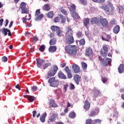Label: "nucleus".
<instances>
[{
  "label": "nucleus",
  "instance_id": "1",
  "mask_svg": "<svg viewBox=\"0 0 124 124\" xmlns=\"http://www.w3.org/2000/svg\"><path fill=\"white\" fill-rule=\"evenodd\" d=\"M67 30L65 33V40L64 42L67 45H70V44H72V43H74L75 42L73 37V31L70 27H68Z\"/></svg>",
  "mask_w": 124,
  "mask_h": 124
},
{
  "label": "nucleus",
  "instance_id": "2",
  "mask_svg": "<svg viewBox=\"0 0 124 124\" xmlns=\"http://www.w3.org/2000/svg\"><path fill=\"white\" fill-rule=\"evenodd\" d=\"M64 49L66 53L72 57H75L78 51V48L75 45L67 46H65Z\"/></svg>",
  "mask_w": 124,
  "mask_h": 124
},
{
  "label": "nucleus",
  "instance_id": "3",
  "mask_svg": "<svg viewBox=\"0 0 124 124\" xmlns=\"http://www.w3.org/2000/svg\"><path fill=\"white\" fill-rule=\"evenodd\" d=\"M100 8L103 9L107 15H111L114 12V6L111 3L102 5L100 6Z\"/></svg>",
  "mask_w": 124,
  "mask_h": 124
},
{
  "label": "nucleus",
  "instance_id": "4",
  "mask_svg": "<svg viewBox=\"0 0 124 124\" xmlns=\"http://www.w3.org/2000/svg\"><path fill=\"white\" fill-rule=\"evenodd\" d=\"M68 8L71 13L72 17L73 18V19H75L80 18L79 15H78V14L77 12H76V6H75V4H72L71 5L69 6Z\"/></svg>",
  "mask_w": 124,
  "mask_h": 124
},
{
  "label": "nucleus",
  "instance_id": "5",
  "mask_svg": "<svg viewBox=\"0 0 124 124\" xmlns=\"http://www.w3.org/2000/svg\"><path fill=\"white\" fill-rule=\"evenodd\" d=\"M99 61H100V64L104 66H107L108 64H110L112 62V59L110 58L102 59L101 56H99L98 57Z\"/></svg>",
  "mask_w": 124,
  "mask_h": 124
},
{
  "label": "nucleus",
  "instance_id": "6",
  "mask_svg": "<svg viewBox=\"0 0 124 124\" xmlns=\"http://www.w3.org/2000/svg\"><path fill=\"white\" fill-rule=\"evenodd\" d=\"M19 8L21 10L22 14H29L30 13V10L27 8V3L22 2L20 5Z\"/></svg>",
  "mask_w": 124,
  "mask_h": 124
},
{
  "label": "nucleus",
  "instance_id": "7",
  "mask_svg": "<svg viewBox=\"0 0 124 124\" xmlns=\"http://www.w3.org/2000/svg\"><path fill=\"white\" fill-rule=\"evenodd\" d=\"M48 82L49 83L50 87L56 88V87L59 86V80H56L55 77L50 78L48 79Z\"/></svg>",
  "mask_w": 124,
  "mask_h": 124
},
{
  "label": "nucleus",
  "instance_id": "8",
  "mask_svg": "<svg viewBox=\"0 0 124 124\" xmlns=\"http://www.w3.org/2000/svg\"><path fill=\"white\" fill-rule=\"evenodd\" d=\"M51 30L52 31H56V34L58 36H62V31L61 30V28L58 26H52L51 27Z\"/></svg>",
  "mask_w": 124,
  "mask_h": 124
},
{
  "label": "nucleus",
  "instance_id": "9",
  "mask_svg": "<svg viewBox=\"0 0 124 124\" xmlns=\"http://www.w3.org/2000/svg\"><path fill=\"white\" fill-rule=\"evenodd\" d=\"M100 26H102L103 28H107L108 29L109 28V23H108V20L106 18H101L100 19Z\"/></svg>",
  "mask_w": 124,
  "mask_h": 124
},
{
  "label": "nucleus",
  "instance_id": "10",
  "mask_svg": "<svg viewBox=\"0 0 124 124\" xmlns=\"http://www.w3.org/2000/svg\"><path fill=\"white\" fill-rule=\"evenodd\" d=\"M100 94H101V92L100 91L97 89H94L92 94V97L93 98V100L95 101L97 97H98Z\"/></svg>",
  "mask_w": 124,
  "mask_h": 124
},
{
  "label": "nucleus",
  "instance_id": "11",
  "mask_svg": "<svg viewBox=\"0 0 124 124\" xmlns=\"http://www.w3.org/2000/svg\"><path fill=\"white\" fill-rule=\"evenodd\" d=\"M0 31H1L2 33H3L4 35H5V36H6V35H7V32H8V35L9 36H11V35H12L10 30H8L5 28H3V29H1Z\"/></svg>",
  "mask_w": 124,
  "mask_h": 124
},
{
  "label": "nucleus",
  "instance_id": "12",
  "mask_svg": "<svg viewBox=\"0 0 124 124\" xmlns=\"http://www.w3.org/2000/svg\"><path fill=\"white\" fill-rule=\"evenodd\" d=\"M58 117V113H52V115L50 116L48 119V123H53L56 121V118Z\"/></svg>",
  "mask_w": 124,
  "mask_h": 124
},
{
  "label": "nucleus",
  "instance_id": "13",
  "mask_svg": "<svg viewBox=\"0 0 124 124\" xmlns=\"http://www.w3.org/2000/svg\"><path fill=\"white\" fill-rule=\"evenodd\" d=\"M74 80L76 85H80V82H81V76L79 75H76L74 76Z\"/></svg>",
  "mask_w": 124,
  "mask_h": 124
},
{
  "label": "nucleus",
  "instance_id": "14",
  "mask_svg": "<svg viewBox=\"0 0 124 124\" xmlns=\"http://www.w3.org/2000/svg\"><path fill=\"white\" fill-rule=\"evenodd\" d=\"M91 23L92 24H97V26L100 27V21L98 19V18L95 17L91 19Z\"/></svg>",
  "mask_w": 124,
  "mask_h": 124
},
{
  "label": "nucleus",
  "instance_id": "15",
  "mask_svg": "<svg viewBox=\"0 0 124 124\" xmlns=\"http://www.w3.org/2000/svg\"><path fill=\"white\" fill-rule=\"evenodd\" d=\"M37 62V66L38 67H41L42 65H43V63H44L45 61L43 60V59L38 58L36 59Z\"/></svg>",
  "mask_w": 124,
  "mask_h": 124
},
{
  "label": "nucleus",
  "instance_id": "16",
  "mask_svg": "<svg viewBox=\"0 0 124 124\" xmlns=\"http://www.w3.org/2000/svg\"><path fill=\"white\" fill-rule=\"evenodd\" d=\"M91 108V103L89 102L88 100H86L84 103V108L87 111L90 110V108Z\"/></svg>",
  "mask_w": 124,
  "mask_h": 124
},
{
  "label": "nucleus",
  "instance_id": "17",
  "mask_svg": "<svg viewBox=\"0 0 124 124\" xmlns=\"http://www.w3.org/2000/svg\"><path fill=\"white\" fill-rule=\"evenodd\" d=\"M72 68L74 69L75 73H79L80 72V67L77 64H74L72 65Z\"/></svg>",
  "mask_w": 124,
  "mask_h": 124
},
{
  "label": "nucleus",
  "instance_id": "18",
  "mask_svg": "<svg viewBox=\"0 0 124 124\" xmlns=\"http://www.w3.org/2000/svg\"><path fill=\"white\" fill-rule=\"evenodd\" d=\"M58 77L60 79H63V80H65V79H66V76L64 74L62 73V71H60L59 72Z\"/></svg>",
  "mask_w": 124,
  "mask_h": 124
},
{
  "label": "nucleus",
  "instance_id": "19",
  "mask_svg": "<svg viewBox=\"0 0 124 124\" xmlns=\"http://www.w3.org/2000/svg\"><path fill=\"white\" fill-rule=\"evenodd\" d=\"M48 51L50 53H55L57 51V46H52L48 48Z\"/></svg>",
  "mask_w": 124,
  "mask_h": 124
},
{
  "label": "nucleus",
  "instance_id": "20",
  "mask_svg": "<svg viewBox=\"0 0 124 124\" xmlns=\"http://www.w3.org/2000/svg\"><path fill=\"white\" fill-rule=\"evenodd\" d=\"M52 104L51 107H53V108H57L58 107V105H57V103H55V100L54 99H51L49 102V105H51Z\"/></svg>",
  "mask_w": 124,
  "mask_h": 124
},
{
  "label": "nucleus",
  "instance_id": "21",
  "mask_svg": "<svg viewBox=\"0 0 124 124\" xmlns=\"http://www.w3.org/2000/svg\"><path fill=\"white\" fill-rule=\"evenodd\" d=\"M46 117H47V113L45 112L43 114V115L40 117V120L42 123H45Z\"/></svg>",
  "mask_w": 124,
  "mask_h": 124
},
{
  "label": "nucleus",
  "instance_id": "22",
  "mask_svg": "<svg viewBox=\"0 0 124 124\" xmlns=\"http://www.w3.org/2000/svg\"><path fill=\"white\" fill-rule=\"evenodd\" d=\"M85 54L86 56H91V55L93 54V49L90 47L87 48Z\"/></svg>",
  "mask_w": 124,
  "mask_h": 124
},
{
  "label": "nucleus",
  "instance_id": "23",
  "mask_svg": "<svg viewBox=\"0 0 124 124\" xmlns=\"http://www.w3.org/2000/svg\"><path fill=\"white\" fill-rule=\"evenodd\" d=\"M51 9V5L49 4H46L43 6V10L46 11H49Z\"/></svg>",
  "mask_w": 124,
  "mask_h": 124
},
{
  "label": "nucleus",
  "instance_id": "24",
  "mask_svg": "<svg viewBox=\"0 0 124 124\" xmlns=\"http://www.w3.org/2000/svg\"><path fill=\"white\" fill-rule=\"evenodd\" d=\"M118 71L119 73H123L124 71V64H121L118 68Z\"/></svg>",
  "mask_w": 124,
  "mask_h": 124
},
{
  "label": "nucleus",
  "instance_id": "25",
  "mask_svg": "<svg viewBox=\"0 0 124 124\" xmlns=\"http://www.w3.org/2000/svg\"><path fill=\"white\" fill-rule=\"evenodd\" d=\"M119 31H120V26L117 25L113 29V32L114 33H119Z\"/></svg>",
  "mask_w": 124,
  "mask_h": 124
},
{
  "label": "nucleus",
  "instance_id": "26",
  "mask_svg": "<svg viewBox=\"0 0 124 124\" xmlns=\"http://www.w3.org/2000/svg\"><path fill=\"white\" fill-rule=\"evenodd\" d=\"M59 16L60 19H61V23L62 24H64V23H65V22H66L65 17H64V16H63V15H62V14L59 15Z\"/></svg>",
  "mask_w": 124,
  "mask_h": 124
},
{
  "label": "nucleus",
  "instance_id": "27",
  "mask_svg": "<svg viewBox=\"0 0 124 124\" xmlns=\"http://www.w3.org/2000/svg\"><path fill=\"white\" fill-rule=\"evenodd\" d=\"M90 24V18H87L83 20V24L85 27H87Z\"/></svg>",
  "mask_w": 124,
  "mask_h": 124
},
{
  "label": "nucleus",
  "instance_id": "28",
  "mask_svg": "<svg viewBox=\"0 0 124 124\" xmlns=\"http://www.w3.org/2000/svg\"><path fill=\"white\" fill-rule=\"evenodd\" d=\"M43 14H41L38 16H36L35 19V21H39L40 20H41L43 18Z\"/></svg>",
  "mask_w": 124,
  "mask_h": 124
},
{
  "label": "nucleus",
  "instance_id": "29",
  "mask_svg": "<svg viewBox=\"0 0 124 124\" xmlns=\"http://www.w3.org/2000/svg\"><path fill=\"white\" fill-rule=\"evenodd\" d=\"M57 42V39L55 38H53L49 41L50 45H55Z\"/></svg>",
  "mask_w": 124,
  "mask_h": 124
},
{
  "label": "nucleus",
  "instance_id": "30",
  "mask_svg": "<svg viewBox=\"0 0 124 124\" xmlns=\"http://www.w3.org/2000/svg\"><path fill=\"white\" fill-rule=\"evenodd\" d=\"M107 37L108 39H105V38H104V37H103V36H102V39L104 41H107L108 42H109V41H110V39L111 38V35L108 34L107 35Z\"/></svg>",
  "mask_w": 124,
  "mask_h": 124
},
{
  "label": "nucleus",
  "instance_id": "31",
  "mask_svg": "<svg viewBox=\"0 0 124 124\" xmlns=\"http://www.w3.org/2000/svg\"><path fill=\"white\" fill-rule=\"evenodd\" d=\"M46 48V46L44 45H42L39 48V50L40 52L42 53H43L44 51H45V48Z\"/></svg>",
  "mask_w": 124,
  "mask_h": 124
},
{
  "label": "nucleus",
  "instance_id": "32",
  "mask_svg": "<svg viewBox=\"0 0 124 124\" xmlns=\"http://www.w3.org/2000/svg\"><path fill=\"white\" fill-rule=\"evenodd\" d=\"M76 116V114H75V112H74L73 111L70 112V113L69 114V117L71 119H74V118H75Z\"/></svg>",
  "mask_w": 124,
  "mask_h": 124
},
{
  "label": "nucleus",
  "instance_id": "33",
  "mask_svg": "<svg viewBox=\"0 0 124 124\" xmlns=\"http://www.w3.org/2000/svg\"><path fill=\"white\" fill-rule=\"evenodd\" d=\"M35 97L33 96L29 95L28 97V100H29L30 102H33L35 100Z\"/></svg>",
  "mask_w": 124,
  "mask_h": 124
},
{
  "label": "nucleus",
  "instance_id": "34",
  "mask_svg": "<svg viewBox=\"0 0 124 124\" xmlns=\"http://www.w3.org/2000/svg\"><path fill=\"white\" fill-rule=\"evenodd\" d=\"M47 16L48 18H53V17H54V12H53V11L48 12L47 13Z\"/></svg>",
  "mask_w": 124,
  "mask_h": 124
},
{
  "label": "nucleus",
  "instance_id": "35",
  "mask_svg": "<svg viewBox=\"0 0 124 124\" xmlns=\"http://www.w3.org/2000/svg\"><path fill=\"white\" fill-rule=\"evenodd\" d=\"M55 74H56L53 71V70L49 71L47 73V76L49 77H51L52 76H55Z\"/></svg>",
  "mask_w": 124,
  "mask_h": 124
},
{
  "label": "nucleus",
  "instance_id": "36",
  "mask_svg": "<svg viewBox=\"0 0 124 124\" xmlns=\"http://www.w3.org/2000/svg\"><path fill=\"white\" fill-rule=\"evenodd\" d=\"M48 66H51V63L48 62L44 64L43 66V69L45 70L47 67H48Z\"/></svg>",
  "mask_w": 124,
  "mask_h": 124
},
{
  "label": "nucleus",
  "instance_id": "37",
  "mask_svg": "<svg viewBox=\"0 0 124 124\" xmlns=\"http://www.w3.org/2000/svg\"><path fill=\"white\" fill-rule=\"evenodd\" d=\"M81 65H82V68L83 69H87V67H88V65H87V63L85 62H81Z\"/></svg>",
  "mask_w": 124,
  "mask_h": 124
},
{
  "label": "nucleus",
  "instance_id": "38",
  "mask_svg": "<svg viewBox=\"0 0 124 124\" xmlns=\"http://www.w3.org/2000/svg\"><path fill=\"white\" fill-rule=\"evenodd\" d=\"M86 43V41H85V39H82L79 40V44L80 45H81L82 46H84Z\"/></svg>",
  "mask_w": 124,
  "mask_h": 124
},
{
  "label": "nucleus",
  "instance_id": "39",
  "mask_svg": "<svg viewBox=\"0 0 124 124\" xmlns=\"http://www.w3.org/2000/svg\"><path fill=\"white\" fill-rule=\"evenodd\" d=\"M107 53L108 52H103V51L101 50L100 52V54L101 56H102V57H104V58H106V57H107Z\"/></svg>",
  "mask_w": 124,
  "mask_h": 124
},
{
  "label": "nucleus",
  "instance_id": "40",
  "mask_svg": "<svg viewBox=\"0 0 124 124\" xmlns=\"http://www.w3.org/2000/svg\"><path fill=\"white\" fill-rule=\"evenodd\" d=\"M60 12H61L63 15H65V16H66L67 15V12H66V11H65V10L63 9H61L60 10Z\"/></svg>",
  "mask_w": 124,
  "mask_h": 124
},
{
  "label": "nucleus",
  "instance_id": "41",
  "mask_svg": "<svg viewBox=\"0 0 124 124\" xmlns=\"http://www.w3.org/2000/svg\"><path fill=\"white\" fill-rule=\"evenodd\" d=\"M58 69H59V68H58V66L57 65H54L53 67V71L56 74L57 73V72L58 71Z\"/></svg>",
  "mask_w": 124,
  "mask_h": 124
},
{
  "label": "nucleus",
  "instance_id": "42",
  "mask_svg": "<svg viewBox=\"0 0 124 124\" xmlns=\"http://www.w3.org/2000/svg\"><path fill=\"white\" fill-rule=\"evenodd\" d=\"M40 14H41L40 12V9L36 10L35 12V17L36 16H38V15H40Z\"/></svg>",
  "mask_w": 124,
  "mask_h": 124
},
{
  "label": "nucleus",
  "instance_id": "43",
  "mask_svg": "<svg viewBox=\"0 0 124 124\" xmlns=\"http://www.w3.org/2000/svg\"><path fill=\"white\" fill-rule=\"evenodd\" d=\"M53 21L55 23H58V22H60V17L58 16L55 17L53 19Z\"/></svg>",
  "mask_w": 124,
  "mask_h": 124
},
{
  "label": "nucleus",
  "instance_id": "44",
  "mask_svg": "<svg viewBox=\"0 0 124 124\" xmlns=\"http://www.w3.org/2000/svg\"><path fill=\"white\" fill-rule=\"evenodd\" d=\"M80 2H81V3L82 4H83V5H86V4H87V1H86V0H79Z\"/></svg>",
  "mask_w": 124,
  "mask_h": 124
},
{
  "label": "nucleus",
  "instance_id": "45",
  "mask_svg": "<svg viewBox=\"0 0 124 124\" xmlns=\"http://www.w3.org/2000/svg\"><path fill=\"white\" fill-rule=\"evenodd\" d=\"M86 124H93V120H92L91 119H87L86 120Z\"/></svg>",
  "mask_w": 124,
  "mask_h": 124
},
{
  "label": "nucleus",
  "instance_id": "46",
  "mask_svg": "<svg viewBox=\"0 0 124 124\" xmlns=\"http://www.w3.org/2000/svg\"><path fill=\"white\" fill-rule=\"evenodd\" d=\"M107 78L102 77V81L103 83H106L107 82Z\"/></svg>",
  "mask_w": 124,
  "mask_h": 124
},
{
  "label": "nucleus",
  "instance_id": "47",
  "mask_svg": "<svg viewBox=\"0 0 124 124\" xmlns=\"http://www.w3.org/2000/svg\"><path fill=\"white\" fill-rule=\"evenodd\" d=\"M64 69L65 71H66V73H69L70 72H71L70 70H69V67H68V66H66Z\"/></svg>",
  "mask_w": 124,
  "mask_h": 124
},
{
  "label": "nucleus",
  "instance_id": "48",
  "mask_svg": "<svg viewBox=\"0 0 124 124\" xmlns=\"http://www.w3.org/2000/svg\"><path fill=\"white\" fill-rule=\"evenodd\" d=\"M2 62H6L8 61V59L6 56H4L2 58Z\"/></svg>",
  "mask_w": 124,
  "mask_h": 124
},
{
  "label": "nucleus",
  "instance_id": "49",
  "mask_svg": "<svg viewBox=\"0 0 124 124\" xmlns=\"http://www.w3.org/2000/svg\"><path fill=\"white\" fill-rule=\"evenodd\" d=\"M67 76L68 79H71L72 78V74H71V72L67 73Z\"/></svg>",
  "mask_w": 124,
  "mask_h": 124
},
{
  "label": "nucleus",
  "instance_id": "50",
  "mask_svg": "<svg viewBox=\"0 0 124 124\" xmlns=\"http://www.w3.org/2000/svg\"><path fill=\"white\" fill-rule=\"evenodd\" d=\"M95 115H96L95 111H92L90 113V117H94V116H95Z\"/></svg>",
  "mask_w": 124,
  "mask_h": 124
},
{
  "label": "nucleus",
  "instance_id": "51",
  "mask_svg": "<svg viewBox=\"0 0 124 124\" xmlns=\"http://www.w3.org/2000/svg\"><path fill=\"white\" fill-rule=\"evenodd\" d=\"M70 90H74V89H75V86H74L73 84L70 83Z\"/></svg>",
  "mask_w": 124,
  "mask_h": 124
},
{
  "label": "nucleus",
  "instance_id": "52",
  "mask_svg": "<svg viewBox=\"0 0 124 124\" xmlns=\"http://www.w3.org/2000/svg\"><path fill=\"white\" fill-rule=\"evenodd\" d=\"M103 49L105 52L108 53V47L107 46H104Z\"/></svg>",
  "mask_w": 124,
  "mask_h": 124
},
{
  "label": "nucleus",
  "instance_id": "53",
  "mask_svg": "<svg viewBox=\"0 0 124 124\" xmlns=\"http://www.w3.org/2000/svg\"><path fill=\"white\" fill-rule=\"evenodd\" d=\"M31 90L33 92H36V91H37V87L33 86L31 87Z\"/></svg>",
  "mask_w": 124,
  "mask_h": 124
},
{
  "label": "nucleus",
  "instance_id": "54",
  "mask_svg": "<svg viewBox=\"0 0 124 124\" xmlns=\"http://www.w3.org/2000/svg\"><path fill=\"white\" fill-rule=\"evenodd\" d=\"M77 35L78 37H81V36H82V32L81 31H78L77 33Z\"/></svg>",
  "mask_w": 124,
  "mask_h": 124
},
{
  "label": "nucleus",
  "instance_id": "55",
  "mask_svg": "<svg viewBox=\"0 0 124 124\" xmlns=\"http://www.w3.org/2000/svg\"><path fill=\"white\" fill-rule=\"evenodd\" d=\"M110 23L111 25H116V20L112 19L110 21Z\"/></svg>",
  "mask_w": 124,
  "mask_h": 124
},
{
  "label": "nucleus",
  "instance_id": "56",
  "mask_svg": "<svg viewBox=\"0 0 124 124\" xmlns=\"http://www.w3.org/2000/svg\"><path fill=\"white\" fill-rule=\"evenodd\" d=\"M15 88L17 89V90L19 91L21 90V87H20V85H19V84H17L16 85Z\"/></svg>",
  "mask_w": 124,
  "mask_h": 124
},
{
  "label": "nucleus",
  "instance_id": "57",
  "mask_svg": "<svg viewBox=\"0 0 124 124\" xmlns=\"http://www.w3.org/2000/svg\"><path fill=\"white\" fill-rule=\"evenodd\" d=\"M97 2H99V3H103L105 2V0H98Z\"/></svg>",
  "mask_w": 124,
  "mask_h": 124
},
{
  "label": "nucleus",
  "instance_id": "58",
  "mask_svg": "<svg viewBox=\"0 0 124 124\" xmlns=\"http://www.w3.org/2000/svg\"><path fill=\"white\" fill-rule=\"evenodd\" d=\"M37 112H36V110H33V111H32V114H33V117H34V118H35V115H36V114H37Z\"/></svg>",
  "mask_w": 124,
  "mask_h": 124
},
{
  "label": "nucleus",
  "instance_id": "59",
  "mask_svg": "<svg viewBox=\"0 0 124 124\" xmlns=\"http://www.w3.org/2000/svg\"><path fill=\"white\" fill-rule=\"evenodd\" d=\"M124 12V8L123 7L120 6L119 7V13H121V12Z\"/></svg>",
  "mask_w": 124,
  "mask_h": 124
},
{
  "label": "nucleus",
  "instance_id": "60",
  "mask_svg": "<svg viewBox=\"0 0 124 124\" xmlns=\"http://www.w3.org/2000/svg\"><path fill=\"white\" fill-rule=\"evenodd\" d=\"M2 24H3V18H1L0 19V26L1 27L2 26Z\"/></svg>",
  "mask_w": 124,
  "mask_h": 124
},
{
  "label": "nucleus",
  "instance_id": "61",
  "mask_svg": "<svg viewBox=\"0 0 124 124\" xmlns=\"http://www.w3.org/2000/svg\"><path fill=\"white\" fill-rule=\"evenodd\" d=\"M22 20H23V23H24V24L25 23H27V18L26 17H23L22 18Z\"/></svg>",
  "mask_w": 124,
  "mask_h": 124
},
{
  "label": "nucleus",
  "instance_id": "62",
  "mask_svg": "<svg viewBox=\"0 0 124 124\" xmlns=\"http://www.w3.org/2000/svg\"><path fill=\"white\" fill-rule=\"evenodd\" d=\"M8 23H9V21L8 20V19H6L5 27H7V25H8Z\"/></svg>",
  "mask_w": 124,
  "mask_h": 124
},
{
  "label": "nucleus",
  "instance_id": "63",
  "mask_svg": "<svg viewBox=\"0 0 124 124\" xmlns=\"http://www.w3.org/2000/svg\"><path fill=\"white\" fill-rule=\"evenodd\" d=\"M94 121L95 123H98V124H100V123H101V121H100V120H99V119H96Z\"/></svg>",
  "mask_w": 124,
  "mask_h": 124
},
{
  "label": "nucleus",
  "instance_id": "64",
  "mask_svg": "<svg viewBox=\"0 0 124 124\" xmlns=\"http://www.w3.org/2000/svg\"><path fill=\"white\" fill-rule=\"evenodd\" d=\"M65 65H66V64H65V63H63V62L61 64V66L62 68L64 67L65 66Z\"/></svg>",
  "mask_w": 124,
  "mask_h": 124
}]
</instances>
